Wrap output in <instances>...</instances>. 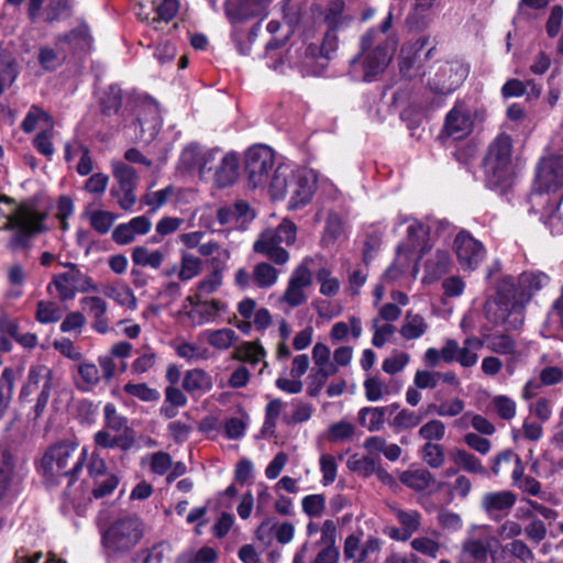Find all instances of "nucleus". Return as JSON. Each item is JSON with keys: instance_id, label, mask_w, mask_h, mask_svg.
<instances>
[{"instance_id": "nucleus-1", "label": "nucleus", "mask_w": 563, "mask_h": 563, "mask_svg": "<svg viewBox=\"0 0 563 563\" xmlns=\"http://www.w3.org/2000/svg\"><path fill=\"white\" fill-rule=\"evenodd\" d=\"M389 12L379 29L371 27L360 37L358 52L350 62V73L357 79L371 82L388 67L395 53L394 44L386 33L391 29Z\"/></svg>"}, {"instance_id": "nucleus-2", "label": "nucleus", "mask_w": 563, "mask_h": 563, "mask_svg": "<svg viewBox=\"0 0 563 563\" xmlns=\"http://www.w3.org/2000/svg\"><path fill=\"white\" fill-rule=\"evenodd\" d=\"M78 443L60 441L51 445L41 461V468L46 479L58 483L60 478H67L68 485H73L82 471L88 459V450L84 448L79 454Z\"/></svg>"}, {"instance_id": "nucleus-3", "label": "nucleus", "mask_w": 563, "mask_h": 563, "mask_svg": "<svg viewBox=\"0 0 563 563\" xmlns=\"http://www.w3.org/2000/svg\"><path fill=\"white\" fill-rule=\"evenodd\" d=\"M317 189V175L313 170L292 173L288 167L278 166L271 181L272 195L275 198L289 196L288 208L298 210L307 206Z\"/></svg>"}, {"instance_id": "nucleus-4", "label": "nucleus", "mask_w": 563, "mask_h": 563, "mask_svg": "<svg viewBox=\"0 0 563 563\" xmlns=\"http://www.w3.org/2000/svg\"><path fill=\"white\" fill-rule=\"evenodd\" d=\"M486 317L505 330H518L525 321V307L516 299L515 284L510 277L498 286L496 297L486 303Z\"/></svg>"}, {"instance_id": "nucleus-5", "label": "nucleus", "mask_w": 563, "mask_h": 563, "mask_svg": "<svg viewBox=\"0 0 563 563\" xmlns=\"http://www.w3.org/2000/svg\"><path fill=\"white\" fill-rule=\"evenodd\" d=\"M486 183L490 188L509 185L512 175V140L509 135L498 134L489 144L483 161Z\"/></svg>"}, {"instance_id": "nucleus-6", "label": "nucleus", "mask_w": 563, "mask_h": 563, "mask_svg": "<svg viewBox=\"0 0 563 563\" xmlns=\"http://www.w3.org/2000/svg\"><path fill=\"white\" fill-rule=\"evenodd\" d=\"M144 525L136 516H125L113 521L101 534V545L108 558L131 551L143 538Z\"/></svg>"}, {"instance_id": "nucleus-7", "label": "nucleus", "mask_w": 563, "mask_h": 563, "mask_svg": "<svg viewBox=\"0 0 563 563\" xmlns=\"http://www.w3.org/2000/svg\"><path fill=\"white\" fill-rule=\"evenodd\" d=\"M296 224L284 219L278 227L268 228L260 233L253 243V252L266 257L275 265H285L288 263L290 254L282 244L292 245L296 242Z\"/></svg>"}, {"instance_id": "nucleus-8", "label": "nucleus", "mask_w": 563, "mask_h": 563, "mask_svg": "<svg viewBox=\"0 0 563 563\" xmlns=\"http://www.w3.org/2000/svg\"><path fill=\"white\" fill-rule=\"evenodd\" d=\"M44 216L34 208L21 205L7 217V223L1 228L11 231L8 246L20 250L29 246L32 238L44 230Z\"/></svg>"}, {"instance_id": "nucleus-9", "label": "nucleus", "mask_w": 563, "mask_h": 563, "mask_svg": "<svg viewBox=\"0 0 563 563\" xmlns=\"http://www.w3.org/2000/svg\"><path fill=\"white\" fill-rule=\"evenodd\" d=\"M53 388V371L44 364L31 365L26 379L20 390L19 399L30 401V397L36 390L40 393L32 408L33 419H38L45 411Z\"/></svg>"}, {"instance_id": "nucleus-10", "label": "nucleus", "mask_w": 563, "mask_h": 563, "mask_svg": "<svg viewBox=\"0 0 563 563\" xmlns=\"http://www.w3.org/2000/svg\"><path fill=\"white\" fill-rule=\"evenodd\" d=\"M275 155L266 145H254L244 155V170L249 186L257 188L272 181Z\"/></svg>"}, {"instance_id": "nucleus-11", "label": "nucleus", "mask_w": 563, "mask_h": 563, "mask_svg": "<svg viewBox=\"0 0 563 563\" xmlns=\"http://www.w3.org/2000/svg\"><path fill=\"white\" fill-rule=\"evenodd\" d=\"M178 9V0H141L136 15L148 24L150 32L159 33L175 18Z\"/></svg>"}, {"instance_id": "nucleus-12", "label": "nucleus", "mask_w": 563, "mask_h": 563, "mask_svg": "<svg viewBox=\"0 0 563 563\" xmlns=\"http://www.w3.org/2000/svg\"><path fill=\"white\" fill-rule=\"evenodd\" d=\"M468 71V66L457 59L441 63L429 81V87L434 93L450 95L463 84Z\"/></svg>"}, {"instance_id": "nucleus-13", "label": "nucleus", "mask_w": 563, "mask_h": 563, "mask_svg": "<svg viewBox=\"0 0 563 563\" xmlns=\"http://www.w3.org/2000/svg\"><path fill=\"white\" fill-rule=\"evenodd\" d=\"M87 484L92 485L95 498L110 495L118 486L119 478L108 471L104 459L98 451H93L87 463Z\"/></svg>"}, {"instance_id": "nucleus-14", "label": "nucleus", "mask_w": 563, "mask_h": 563, "mask_svg": "<svg viewBox=\"0 0 563 563\" xmlns=\"http://www.w3.org/2000/svg\"><path fill=\"white\" fill-rule=\"evenodd\" d=\"M563 187V156L543 157L536 168L534 190L532 196L556 191Z\"/></svg>"}, {"instance_id": "nucleus-15", "label": "nucleus", "mask_w": 563, "mask_h": 563, "mask_svg": "<svg viewBox=\"0 0 563 563\" xmlns=\"http://www.w3.org/2000/svg\"><path fill=\"white\" fill-rule=\"evenodd\" d=\"M52 286L56 288L58 298L63 301L74 299L77 291H97V286L92 279L81 271L66 272L55 275L47 286L48 291Z\"/></svg>"}, {"instance_id": "nucleus-16", "label": "nucleus", "mask_w": 563, "mask_h": 563, "mask_svg": "<svg viewBox=\"0 0 563 563\" xmlns=\"http://www.w3.org/2000/svg\"><path fill=\"white\" fill-rule=\"evenodd\" d=\"M459 264L464 271H474L483 262L486 251L482 242L462 231L454 240Z\"/></svg>"}, {"instance_id": "nucleus-17", "label": "nucleus", "mask_w": 563, "mask_h": 563, "mask_svg": "<svg viewBox=\"0 0 563 563\" xmlns=\"http://www.w3.org/2000/svg\"><path fill=\"white\" fill-rule=\"evenodd\" d=\"M22 490V477L14 471L12 454L0 449V500L13 501Z\"/></svg>"}, {"instance_id": "nucleus-18", "label": "nucleus", "mask_w": 563, "mask_h": 563, "mask_svg": "<svg viewBox=\"0 0 563 563\" xmlns=\"http://www.w3.org/2000/svg\"><path fill=\"white\" fill-rule=\"evenodd\" d=\"M472 131L473 119L465 104L457 101L445 115L442 135L460 141L467 137Z\"/></svg>"}, {"instance_id": "nucleus-19", "label": "nucleus", "mask_w": 563, "mask_h": 563, "mask_svg": "<svg viewBox=\"0 0 563 563\" xmlns=\"http://www.w3.org/2000/svg\"><path fill=\"white\" fill-rule=\"evenodd\" d=\"M497 540L483 530L468 536L463 544L461 556L464 563H485L493 543Z\"/></svg>"}, {"instance_id": "nucleus-20", "label": "nucleus", "mask_w": 563, "mask_h": 563, "mask_svg": "<svg viewBox=\"0 0 563 563\" xmlns=\"http://www.w3.org/2000/svg\"><path fill=\"white\" fill-rule=\"evenodd\" d=\"M265 8V0H230L225 12L232 23H240L262 15Z\"/></svg>"}, {"instance_id": "nucleus-21", "label": "nucleus", "mask_w": 563, "mask_h": 563, "mask_svg": "<svg viewBox=\"0 0 563 563\" xmlns=\"http://www.w3.org/2000/svg\"><path fill=\"white\" fill-rule=\"evenodd\" d=\"M239 169L240 163L236 154L222 152L211 178L218 187H228L236 181Z\"/></svg>"}, {"instance_id": "nucleus-22", "label": "nucleus", "mask_w": 563, "mask_h": 563, "mask_svg": "<svg viewBox=\"0 0 563 563\" xmlns=\"http://www.w3.org/2000/svg\"><path fill=\"white\" fill-rule=\"evenodd\" d=\"M516 495L510 490L487 493L483 496L481 505L484 511L493 519H498L500 514H507L515 506Z\"/></svg>"}, {"instance_id": "nucleus-23", "label": "nucleus", "mask_w": 563, "mask_h": 563, "mask_svg": "<svg viewBox=\"0 0 563 563\" xmlns=\"http://www.w3.org/2000/svg\"><path fill=\"white\" fill-rule=\"evenodd\" d=\"M331 352L328 345L323 343H317L312 347V360L318 367L317 373L313 376L318 388L320 389L330 376L338 373V367L330 361Z\"/></svg>"}, {"instance_id": "nucleus-24", "label": "nucleus", "mask_w": 563, "mask_h": 563, "mask_svg": "<svg viewBox=\"0 0 563 563\" xmlns=\"http://www.w3.org/2000/svg\"><path fill=\"white\" fill-rule=\"evenodd\" d=\"M227 305L218 299H202L197 307L187 312V317L194 325H202L213 321L221 312L227 310Z\"/></svg>"}, {"instance_id": "nucleus-25", "label": "nucleus", "mask_w": 563, "mask_h": 563, "mask_svg": "<svg viewBox=\"0 0 563 563\" xmlns=\"http://www.w3.org/2000/svg\"><path fill=\"white\" fill-rule=\"evenodd\" d=\"M81 302L87 307L89 316L93 319V330L101 334L108 333L110 328L107 318V302L97 296L85 297L81 299Z\"/></svg>"}, {"instance_id": "nucleus-26", "label": "nucleus", "mask_w": 563, "mask_h": 563, "mask_svg": "<svg viewBox=\"0 0 563 563\" xmlns=\"http://www.w3.org/2000/svg\"><path fill=\"white\" fill-rule=\"evenodd\" d=\"M344 8L345 4L342 0H333L329 3L324 13V23L328 31L338 33L352 24L353 16L345 14Z\"/></svg>"}, {"instance_id": "nucleus-27", "label": "nucleus", "mask_w": 563, "mask_h": 563, "mask_svg": "<svg viewBox=\"0 0 563 563\" xmlns=\"http://www.w3.org/2000/svg\"><path fill=\"white\" fill-rule=\"evenodd\" d=\"M450 461L459 467V470L465 471L471 474L487 475L486 467L482 464V461L470 453L468 451L460 448H453L449 451Z\"/></svg>"}, {"instance_id": "nucleus-28", "label": "nucleus", "mask_w": 563, "mask_h": 563, "mask_svg": "<svg viewBox=\"0 0 563 563\" xmlns=\"http://www.w3.org/2000/svg\"><path fill=\"white\" fill-rule=\"evenodd\" d=\"M211 376L201 368L189 369L183 378V388L191 395H203L212 389Z\"/></svg>"}, {"instance_id": "nucleus-29", "label": "nucleus", "mask_w": 563, "mask_h": 563, "mask_svg": "<svg viewBox=\"0 0 563 563\" xmlns=\"http://www.w3.org/2000/svg\"><path fill=\"white\" fill-rule=\"evenodd\" d=\"M551 278L541 271H526L518 277V287L522 296L528 300L539 290L549 285Z\"/></svg>"}, {"instance_id": "nucleus-30", "label": "nucleus", "mask_w": 563, "mask_h": 563, "mask_svg": "<svg viewBox=\"0 0 563 563\" xmlns=\"http://www.w3.org/2000/svg\"><path fill=\"white\" fill-rule=\"evenodd\" d=\"M111 430L103 428L95 433L93 440L97 446L102 449L119 448L122 451H129L135 443L134 434L128 431L125 434L112 435Z\"/></svg>"}, {"instance_id": "nucleus-31", "label": "nucleus", "mask_w": 563, "mask_h": 563, "mask_svg": "<svg viewBox=\"0 0 563 563\" xmlns=\"http://www.w3.org/2000/svg\"><path fill=\"white\" fill-rule=\"evenodd\" d=\"M266 356V351L258 341H246L235 346L232 358L251 363L253 365L260 363Z\"/></svg>"}, {"instance_id": "nucleus-32", "label": "nucleus", "mask_w": 563, "mask_h": 563, "mask_svg": "<svg viewBox=\"0 0 563 563\" xmlns=\"http://www.w3.org/2000/svg\"><path fill=\"white\" fill-rule=\"evenodd\" d=\"M131 258L136 266L157 269L165 260V253L159 250L151 251L148 247L140 245L132 250Z\"/></svg>"}, {"instance_id": "nucleus-33", "label": "nucleus", "mask_w": 563, "mask_h": 563, "mask_svg": "<svg viewBox=\"0 0 563 563\" xmlns=\"http://www.w3.org/2000/svg\"><path fill=\"white\" fill-rule=\"evenodd\" d=\"M398 522L401 525V541H407L419 530L421 523V515L417 510H404L400 508L393 509Z\"/></svg>"}, {"instance_id": "nucleus-34", "label": "nucleus", "mask_w": 563, "mask_h": 563, "mask_svg": "<svg viewBox=\"0 0 563 563\" xmlns=\"http://www.w3.org/2000/svg\"><path fill=\"white\" fill-rule=\"evenodd\" d=\"M400 482L416 492H422L430 487L434 477L426 468L409 470L400 475Z\"/></svg>"}, {"instance_id": "nucleus-35", "label": "nucleus", "mask_w": 563, "mask_h": 563, "mask_svg": "<svg viewBox=\"0 0 563 563\" xmlns=\"http://www.w3.org/2000/svg\"><path fill=\"white\" fill-rule=\"evenodd\" d=\"M104 416V428L113 432H120L125 434L128 431L130 434H134L133 430L129 427V420L126 417L118 412L114 404L107 402L103 407Z\"/></svg>"}, {"instance_id": "nucleus-36", "label": "nucleus", "mask_w": 563, "mask_h": 563, "mask_svg": "<svg viewBox=\"0 0 563 563\" xmlns=\"http://www.w3.org/2000/svg\"><path fill=\"white\" fill-rule=\"evenodd\" d=\"M388 408L364 407L358 411V421L368 431H379L385 423Z\"/></svg>"}, {"instance_id": "nucleus-37", "label": "nucleus", "mask_w": 563, "mask_h": 563, "mask_svg": "<svg viewBox=\"0 0 563 563\" xmlns=\"http://www.w3.org/2000/svg\"><path fill=\"white\" fill-rule=\"evenodd\" d=\"M427 330L428 323L424 321L423 317L408 311L400 328V334L406 340H416L421 338Z\"/></svg>"}, {"instance_id": "nucleus-38", "label": "nucleus", "mask_w": 563, "mask_h": 563, "mask_svg": "<svg viewBox=\"0 0 563 563\" xmlns=\"http://www.w3.org/2000/svg\"><path fill=\"white\" fill-rule=\"evenodd\" d=\"M77 374L80 382H77V387L87 391L97 386L101 380V375L98 366L92 362L84 361L77 365Z\"/></svg>"}, {"instance_id": "nucleus-39", "label": "nucleus", "mask_w": 563, "mask_h": 563, "mask_svg": "<svg viewBox=\"0 0 563 563\" xmlns=\"http://www.w3.org/2000/svg\"><path fill=\"white\" fill-rule=\"evenodd\" d=\"M486 346L489 351L501 355H514L517 351L516 341L505 333L485 335Z\"/></svg>"}, {"instance_id": "nucleus-40", "label": "nucleus", "mask_w": 563, "mask_h": 563, "mask_svg": "<svg viewBox=\"0 0 563 563\" xmlns=\"http://www.w3.org/2000/svg\"><path fill=\"white\" fill-rule=\"evenodd\" d=\"M201 335L211 346L218 350H228L238 340L235 331L229 328L205 330Z\"/></svg>"}, {"instance_id": "nucleus-41", "label": "nucleus", "mask_w": 563, "mask_h": 563, "mask_svg": "<svg viewBox=\"0 0 563 563\" xmlns=\"http://www.w3.org/2000/svg\"><path fill=\"white\" fill-rule=\"evenodd\" d=\"M279 272L269 263H257L253 268V282L258 288L268 289L278 280Z\"/></svg>"}, {"instance_id": "nucleus-42", "label": "nucleus", "mask_w": 563, "mask_h": 563, "mask_svg": "<svg viewBox=\"0 0 563 563\" xmlns=\"http://www.w3.org/2000/svg\"><path fill=\"white\" fill-rule=\"evenodd\" d=\"M104 295L114 300L118 305L130 310L137 308V300L133 290L126 285L110 286L104 289Z\"/></svg>"}, {"instance_id": "nucleus-43", "label": "nucleus", "mask_w": 563, "mask_h": 563, "mask_svg": "<svg viewBox=\"0 0 563 563\" xmlns=\"http://www.w3.org/2000/svg\"><path fill=\"white\" fill-rule=\"evenodd\" d=\"M205 147L199 144L191 143L187 145L179 156V168L186 172H191L197 169L199 172L200 161L202 158V153Z\"/></svg>"}, {"instance_id": "nucleus-44", "label": "nucleus", "mask_w": 563, "mask_h": 563, "mask_svg": "<svg viewBox=\"0 0 563 563\" xmlns=\"http://www.w3.org/2000/svg\"><path fill=\"white\" fill-rule=\"evenodd\" d=\"M40 122H44L46 128L54 125L53 118L44 111L41 107L33 104L21 123V129L25 133H31L35 130Z\"/></svg>"}, {"instance_id": "nucleus-45", "label": "nucleus", "mask_w": 563, "mask_h": 563, "mask_svg": "<svg viewBox=\"0 0 563 563\" xmlns=\"http://www.w3.org/2000/svg\"><path fill=\"white\" fill-rule=\"evenodd\" d=\"M102 113L107 115L115 114L122 104V90L118 85H110L102 93L100 99Z\"/></svg>"}, {"instance_id": "nucleus-46", "label": "nucleus", "mask_w": 563, "mask_h": 563, "mask_svg": "<svg viewBox=\"0 0 563 563\" xmlns=\"http://www.w3.org/2000/svg\"><path fill=\"white\" fill-rule=\"evenodd\" d=\"M409 256L402 253L401 244L397 247V257L395 262L385 271L383 280L394 283L404 276L408 269Z\"/></svg>"}, {"instance_id": "nucleus-47", "label": "nucleus", "mask_w": 563, "mask_h": 563, "mask_svg": "<svg viewBox=\"0 0 563 563\" xmlns=\"http://www.w3.org/2000/svg\"><path fill=\"white\" fill-rule=\"evenodd\" d=\"M111 166L113 177L118 181L120 189L135 187L137 175L132 166L123 162H113Z\"/></svg>"}, {"instance_id": "nucleus-48", "label": "nucleus", "mask_w": 563, "mask_h": 563, "mask_svg": "<svg viewBox=\"0 0 563 563\" xmlns=\"http://www.w3.org/2000/svg\"><path fill=\"white\" fill-rule=\"evenodd\" d=\"M123 390L128 395L145 402H155L161 398L159 391L155 388H151L145 383H128L123 386Z\"/></svg>"}, {"instance_id": "nucleus-49", "label": "nucleus", "mask_w": 563, "mask_h": 563, "mask_svg": "<svg viewBox=\"0 0 563 563\" xmlns=\"http://www.w3.org/2000/svg\"><path fill=\"white\" fill-rule=\"evenodd\" d=\"M347 467L351 471L362 473L365 476H368L374 473L385 474L386 476L388 475L378 466L375 459L371 456L360 457L356 454L352 455L347 460Z\"/></svg>"}, {"instance_id": "nucleus-50", "label": "nucleus", "mask_w": 563, "mask_h": 563, "mask_svg": "<svg viewBox=\"0 0 563 563\" xmlns=\"http://www.w3.org/2000/svg\"><path fill=\"white\" fill-rule=\"evenodd\" d=\"M427 234L428 232L421 222L416 219L411 220L407 228L408 243L407 245H401L402 253L408 254L420 246Z\"/></svg>"}, {"instance_id": "nucleus-51", "label": "nucleus", "mask_w": 563, "mask_h": 563, "mask_svg": "<svg viewBox=\"0 0 563 563\" xmlns=\"http://www.w3.org/2000/svg\"><path fill=\"white\" fill-rule=\"evenodd\" d=\"M492 408L496 415L504 420H511L516 417L517 405L514 399L505 395H497L492 399Z\"/></svg>"}, {"instance_id": "nucleus-52", "label": "nucleus", "mask_w": 563, "mask_h": 563, "mask_svg": "<svg viewBox=\"0 0 563 563\" xmlns=\"http://www.w3.org/2000/svg\"><path fill=\"white\" fill-rule=\"evenodd\" d=\"M201 267L202 262L199 257L188 253L183 254L178 277L183 282H188L200 274Z\"/></svg>"}, {"instance_id": "nucleus-53", "label": "nucleus", "mask_w": 563, "mask_h": 563, "mask_svg": "<svg viewBox=\"0 0 563 563\" xmlns=\"http://www.w3.org/2000/svg\"><path fill=\"white\" fill-rule=\"evenodd\" d=\"M421 457L431 468H440L445 461L444 449L440 444L427 442L421 449Z\"/></svg>"}, {"instance_id": "nucleus-54", "label": "nucleus", "mask_w": 563, "mask_h": 563, "mask_svg": "<svg viewBox=\"0 0 563 563\" xmlns=\"http://www.w3.org/2000/svg\"><path fill=\"white\" fill-rule=\"evenodd\" d=\"M62 318V311L57 303L41 300L37 302L35 319L43 324L57 322Z\"/></svg>"}, {"instance_id": "nucleus-55", "label": "nucleus", "mask_w": 563, "mask_h": 563, "mask_svg": "<svg viewBox=\"0 0 563 563\" xmlns=\"http://www.w3.org/2000/svg\"><path fill=\"white\" fill-rule=\"evenodd\" d=\"M525 517L531 519L525 527L526 537L537 544L543 541L548 533V529L543 520L534 517L530 510L525 514Z\"/></svg>"}, {"instance_id": "nucleus-56", "label": "nucleus", "mask_w": 563, "mask_h": 563, "mask_svg": "<svg viewBox=\"0 0 563 563\" xmlns=\"http://www.w3.org/2000/svg\"><path fill=\"white\" fill-rule=\"evenodd\" d=\"M504 551L522 563H532L534 561L532 550L520 539H515L508 542L504 547Z\"/></svg>"}, {"instance_id": "nucleus-57", "label": "nucleus", "mask_w": 563, "mask_h": 563, "mask_svg": "<svg viewBox=\"0 0 563 563\" xmlns=\"http://www.w3.org/2000/svg\"><path fill=\"white\" fill-rule=\"evenodd\" d=\"M421 420V415L408 409H401L394 417L390 426L396 430H408L418 427Z\"/></svg>"}, {"instance_id": "nucleus-58", "label": "nucleus", "mask_w": 563, "mask_h": 563, "mask_svg": "<svg viewBox=\"0 0 563 563\" xmlns=\"http://www.w3.org/2000/svg\"><path fill=\"white\" fill-rule=\"evenodd\" d=\"M117 216L110 211L97 210L90 213L89 221L90 225L99 234H106L112 228Z\"/></svg>"}, {"instance_id": "nucleus-59", "label": "nucleus", "mask_w": 563, "mask_h": 563, "mask_svg": "<svg viewBox=\"0 0 563 563\" xmlns=\"http://www.w3.org/2000/svg\"><path fill=\"white\" fill-rule=\"evenodd\" d=\"M221 154L222 151L218 147L205 148L199 167V176L201 179L212 176Z\"/></svg>"}, {"instance_id": "nucleus-60", "label": "nucleus", "mask_w": 563, "mask_h": 563, "mask_svg": "<svg viewBox=\"0 0 563 563\" xmlns=\"http://www.w3.org/2000/svg\"><path fill=\"white\" fill-rule=\"evenodd\" d=\"M53 135L54 125H51L45 130L41 131L33 140V145L36 148V151L40 154L46 156L48 159H51L55 153V148L52 142Z\"/></svg>"}, {"instance_id": "nucleus-61", "label": "nucleus", "mask_w": 563, "mask_h": 563, "mask_svg": "<svg viewBox=\"0 0 563 563\" xmlns=\"http://www.w3.org/2000/svg\"><path fill=\"white\" fill-rule=\"evenodd\" d=\"M302 511L309 516L319 518L325 509V497L322 494H312L302 498Z\"/></svg>"}, {"instance_id": "nucleus-62", "label": "nucleus", "mask_w": 563, "mask_h": 563, "mask_svg": "<svg viewBox=\"0 0 563 563\" xmlns=\"http://www.w3.org/2000/svg\"><path fill=\"white\" fill-rule=\"evenodd\" d=\"M172 195L173 188L168 186L157 191L146 192L143 196L142 201L144 205L151 207V210L148 211L150 213H155L161 207H163L168 201Z\"/></svg>"}, {"instance_id": "nucleus-63", "label": "nucleus", "mask_w": 563, "mask_h": 563, "mask_svg": "<svg viewBox=\"0 0 563 563\" xmlns=\"http://www.w3.org/2000/svg\"><path fill=\"white\" fill-rule=\"evenodd\" d=\"M22 369L20 367H5L0 376V388L2 394L11 400L14 391L15 382L21 377Z\"/></svg>"}, {"instance_id": "nucleus-64", "label": "nucleus", "mask_w": 563, "mask_h": 563, "mask_svg": "<svg viewBox=\"0 0 563 563\" xmlns=\"http://www.w3.org/2000/svg\"><path fill=\"white\" fill-rule=\"evenodd\" d=\"M355 432V428L347 421H339L332 423L328 430V439L330 442H342L350 440Z\"/></svg>"}]
</instances>
